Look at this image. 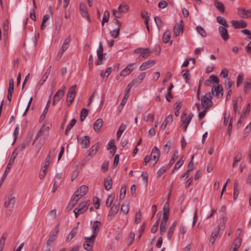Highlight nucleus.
<instances>
[{"label": "nucleus", "instance_id": "1", "mask_svg": "<svg viewBox=\"0 0 251 251\" xmlns=\"http://www.w3.org/2000/svg\"><path fill=\"white\" fill-rule=\"evenodd\" d=\"M89 202L87 201H82L80 203L76 208L74 210L76 218L80 214L84 213L88 209Z\"/></svg>", "mask_w": 251, "mask_h": 251}, {"label": "nucleus", "instance_id": "2", "mask_svg": "<svg viewBox=\"0 0 251 251\" xmlns=\"http://www.w3.org/2000/svg\"><path fill=\"white\" fill-rule=\"evenodd\" d=\"M212 97L210 92L206 93L202 98L201 100V104L204 108L208 109L211 107L213 105L212 101Z\"/></svg>", "mask_w": 251, "mask_h": 251}, {"label": "nucleus", "instance_id": "3", "mask_svg": "<svg viewBox=\"0 0 251 251\" xmlns=\"http://www.w3.org/2000/svg\"><path fill=\"white\" fill-rule=\"evenodd\" d=\"M83 248L87 251H92L96 237L94 236L84 237Z\"/></svg>", "mask_w": 251, "mask_h": 251}, {"label": "nucleus", "instance_id": "4", "mask_svg": "<svg viewBox=\"0 0 251 251\" xmlns=\"http://www.w3.org/2000/svg\"><path fill=\"white\" fill-rule=\"evenodd\" d=\"M70 41L71 39L70 37H68L65 39L56 56L57 60H59L61 58L64 52L68 50L70 45Z\"/></svg>", "mask_w": 251, "mask_h": 251}, {"label": "nucleus", "instance_id": "5", "mask_svg": "<svg viewBox=\"0 0 251 251\" xmlns=\"http://www.w3.org/2000/svg\"><path fill=\"white\" fill-rule=\"evenodd\" d=\"M152 50L149 48H138L134 50V52L136 54H140L141 55L139 57L147 58L150 56Z\"/></svg>", "mask_w": 251, "mask_h": 251}, {"label": "nucleus", "instance_id": "6", "mask_svg": "<svg viewBox=\"0 0 251 251\" xmlns=\"http://www.w3.org/2000/svg\"><path fill=\"white\" fill-rule=\"evenodd\" d=\"M76 86L75 85L71 86L68 92L67 97V102H68V105H70L74 100L76 94Z\"/></svg>", "mask_w": 251, "mask_h": 251}, {"label": "nucleus", "instance_id": "7", "mask_svg": "<svg viewBox=\"0 0 251 251\" xmlns=\"http://www.w3.org/2000/svg\"><path fill=\"white\" fill-rule=\"evenodd\" d=\"M238 15L242 18H249L251 17V10L245 8H239L238 9Z\"/></svg>", "mask_w": 251, "mask_h": 251}, {"label": "nucleus", "instance_id": "8", "mask_svg": "<svg viewBox=\"0 0 251 251\" xmlns=\"http://www.w3.org/2000/svg\"><path fill=\"white\" fill-rule=\"evenodd\" d=\"M227 26H220L218 28L220 34L224 41H226L228 40L229 37L226 29Z\"/></svg>", "mask_w": 251, "mask_h": 251}, {"label": "nucleus", "instance_id": "9", "mask_svg": "<svg viewBox=\"0 0 251 251\" xmlns=\"http://www.w3.org/2000/svg\"><path fill=\"white\" fill-rule=\"evenodd\" d=\"M212 93L214 96L218 98H221L223 95V88L221 85H218L217 87L212 88Z\"/></svg>", "mask_w": 251, "mask_h": 251}, {"label": "nucleus", "instance_id": "10", "mask_svg": "<svg viewBox=\"0 0 251 251\" xmlns=\"http://www.w3.org/2000/svg\"><path fill=\"white\" fill-rule=\"evenodd\" d=\"M101 226V223L98 221H96L94 222L93 225L92 226V229L93 234L92 236H94L96 238V236L100 231V227Z\"/></svg>", "mask_w": 251, "mask_h": 251}, {"label": "nucleus", "instance_id": "11", "mask_svg": "<svg viewBox=\"0 0 251 251\" xmlns=\"http://www.w3.org/2000/svg\"><path fill=\"white\" fill-rule=\"evenodd\" d=\"M155 62L153 60H150L142 63L139 67L140 71H144L147 69L150 68L154 66Z\"/></svg>", "mask_w": 251, "mask_h": 251}, {"label": "nucleus", "instance_id": "12", "mask_svg": "<svg viewBox=\"0 0 251 251\" xmlns=\"http://www.w3.org/2000/svg\"><path fill=\"white\" fill-rule=\"evenodd\" d=\"M90 138L89 136H85L80 140V144L82 148L86 149L89 146Z\"/></svg>", "mask_w": 251, "mask_h": 251}, {"label": "nucleus", "instance_id": "13", "mask_svg": "<svg viewBox=\"0 0 251 251\" xmlns=\"http://www.w3.org/2000/svg\"><path fill=\"white\" fill-rule=\"evenodd\" d=\"M151 155V157L152 159L155 161V162L153 164V165H154L159 159L160 156V150L155 146L152 150Z\"/></svg>", "mask_w": 251, "mask_h": 251}, {"label": "nucleus", "instance_id": "14", "mask_svg": "<svg viewBox=\"0 0 251 251\" xmlns=\"http://www.w3.org/2000/svg\"><path fill=\"white\" fill-rule=\"evenodd\" d=\"M134 64H130L126 66L120 73V75L126 76L133 71Z\"/></svg>", "mask_w": 251, "mask_h": 251}, {"label": "nucleus", "instance_id": "15", "mask_svg": "<svg viewBox=\"0 0 251 251\" xmlns=\"http://www.w3.org/2000/svg\"><path fill=\"white\" fill-rule=\"evenodd\" d=\"M231 24L235 28H245L247 26V23L243 20H240V21H235L232 20L231 21Z\"/></svg>", "mask_w": 251, "mask_h": 251}, {"label": "nucleus", "instance_id": "16", "mask_svg": "<svg viewBox=\"0 0 251 251\" xmlns=\"http://www.w3.org/2000/svg\"><path fill=\"white\" fill-rule=\"evenodd\" d=\"M64 95V92L63 90H59L55 94L53 97V100L52 102L53 105H55L56 103L61 99Z\"/></svg>", "mask_w": 251, "mask_h": 251}, {"label": "nucleus", "instance_id": "17", "mask_svg": "<svg viewBox=\"0 0 251 251\" xmlns=\"http://www.w3.org/2000/svg\"><path fill=\"white\" fill-rule=\"evenodd\" d=\"M192 117V114L191 113L188 116H187L186 113L184 112L182 113L181 116V121L183 122V124L188 126L190 123Z\"/></svg>", "mask_w": 251, "mask_h": 251}, {"label": "nucleus", "instance_id": "18", "mask_svg": "<svg viewBox=\"0 0 251 251\" xmlns=\"http://www.w3.org/2000/svg\"><path fill=\"white\" fill-rule=\"evenodd\" d=\"M183 21L180 22L179 25H176L174 28V32L176 36H178L180 32H183Z\"/></svg>", "mask_w": 251, "mask_h": 251}, {"label": "nucleus", "instance_id": "19", "mask_svg": "<svg viewBox=\"0 0 251 251\" xmlns=\"http://www.w3.org/2000/svg\"><path fill=\"white\" fill-rule=\"evenodd\" d=\"M119 209V205L115 204H113L109 212L108 216H111L112 218L114 217L118 213Z\"/></svg>", "mask_w": 251, "mask_h": 251}, {"label": "nucleus", "instance_id": "20", "mask_svg": "<svg viewBox=\"0 0 251 251\" xmlns=\"http://www.w3.org/2000/svg\"><path fill=\"white\" fill-rule=\"evenodd\" d=\"M79 9L80 11L81 15L84 18H88L89 14L87 12V9L85 5V4L83 3H80L79 5Z\"/></svg>", "mask_w": 251, "mask_h": 251}, {"label": "nucleus", "instance_id": "21", "mask_svg": "<svg viewBox=\"0 0 251 251\" xmlns=\"http://www.w3.org/2000/svg\"><path fill=\"white\" fill-rule=\"evenodd\" d=\"M146 73L145 72L142 73L136 78L131 81L133 84L135 85L136 84H141L145 77H146Z\"/></svg>", "mask_w": 251, "mask_h": 251}, {"label": "nucleus", "instance_id": "22", "mask_svg": "<svg viewBox=\"0 0 251 251\" xmlns=\"http://www.w3.org/2000/svg\"><path fill=\"white\" fill-rule=\"evenodd\" d=\"M100 143L98 142L93 146L89 151V155H94L96 154L98 151L100 149Z\"/></svg>", "mask_w": 251, "mask_h": 251}, {"label": "nucleus", "instance_id": "23", "mask_svg": "<svg viewBox=\"0 0 251 251\" xmlns=\"http://www.w3.org/2000/svg\"><path fill=\"white\" fill-rule=\"evenodd\" d=\"M164 213L163 215V220L168 221V216L169 214V206L168 202H166L164 205L163 208Z\"/></svg>", "mask_w": 251, "mask_h": 251}, {"label": "nucleus", "instance_id": "24", "mask_svg": "<svg viewBox=\"0 0 251 251\" xmlns=\"http://www.w3.org/2000/svg\"><path fill=\"white\" fill-rule=\"evenodd\" d=\"M103 124V120L101 118L97 119L94 124V129L95 131H100Z\"/></svg>", "mask_w": 251, "mask_h": 251}, {"label": "nucleus", "instance_id": "25", "mask_svg": "<svg viewBox=\"0 0 251 251\" xmlns=\"http://www.w3.org/2000/svg\"><path fill=\"white\" fill-rule=\"evenodd\" d=\"M211 82L218 84L219 83V79L217 76L211 75L208 79L205 81L204 83L205 85L209 86Z\"/></svg>", "mask_w": 251, "mask_h": 251}, {"label": "nucleus", "instance_id": "26", "mask_svg": "<svg viewBox=\"0 0 251 251\" xmlns=\"http://www.w3.org/2000/svg\"><path fill=\"white\" fill-rule=\"evenodd\" d=\"M103 185L105 190L107 191L109 190L111 188L112 185L111 178L110 177L105 178L103 181Z\"/></svg>", "mask_w": 251, "mask_h": 251}, {"label": "nucleus", "instance_id": "27", "mask_svg": "<svg viewBox=\"0 0 251 251\" xmlns=\"http://www.w3.org/2000/svg\"><path fill=\"white\" fill-rule=\"evenodd\" d=\"M176 226V222H174L171 226L170 227L168 233H167V238L170 241L172 237L174 234V231L175 230V228Z\"/></svg>", "mask_w": 251, "mask_h": 251}, {"label": "nucleus", "instance_id": "28", "mask_svg": "<svg viewBox=\"0 0 251 251\" xmlns=\"http://www.w3.org/2000/svg\"><path fill=\"white\" fill-rule=\"evenodd\" d=\"M170 34L168 31L164 32L162 36V40L164 43H169L170 45H172L173 43V40L170 41Z\"/></svg>", "mask_w": 251, "mask_h": 251}, {"label": "nucleus", "instance_id": "29", "mask_svg": "<svg viewBox=\"0 0 251 251\" xmlns=\"http://www.w3.org/2000/svg\"><path fill=\"white\" fill-rule=\"evenodd\" d=\"M76 191L77 193H78L80 196L83 197L88 192V187L85 185H83Z\"/></svg>", "mask_w": 251, "mask_h": 251}, {"label": "nucleus", "instance_id": "30", "mask_svg": "<svg viewBox=\"0 0 251 251\" xmlns=\"http://www.w3.org/2000/svg\"><path fill=\"white\" fill-rule=\"evenodd\" d=\"M107 149L108 150L111 149V151H110V152L112 154H114L115 153L116 150V147L114 144V140H111L109 142V143L107 144Z\"/></svg>", "mask_w": 251, "mask_h": 251}, {"label": "nucleus", "instance_id": "31", "mask_svg": "<svg viewBox=\"0 0 251 251\" xmlns=\"http://www.w3.org/2000/svg\"><path fill=\"white\" fill-rule=\"evenodd\" d=\"M15 203V197H7L6 199V201L4 202V206L6 207H8L10 206V204L13 206Z\"/></svg>", "mask_w": 251, "mask_h": 251}, {"label": "nucleus", "instance_id": "32", "mask_svg": "<svg viewBox=\"0 0 251 251\" xmlns=\"http://www.w3.org/2000/svg\"><path fill=\"white\" fill-rule=\"evenodd\" d=\"M51 66H50L49 68L46 70L45 74L44 75L42 76V78H41V80L40 81V84L41 85H43L45 82V81H46V80L47 79L49 75L50 74V71H51Z\"/></svg>", "mask_w": 251, "mask_h": 251}, {"label": "nucleus", "instance_id": "33", "mask_svg": "<svg viewBox=\"0 0 251 251\" xmlns=\"http://www.w3.org/2000/svg\"><path fill=\"white\" fill-rule=\"evenodd\" d=\"M167 224V220H162L160 226V233L161 235H162L166 232Z\"/></svg>", "mask_w": 251, "mask_h": 251}, {"label": "nucleus", "instance_id": "34", "mask_svg": "<svg viewBox=\"0 0 251 251\" xmlns=\"http://www.w3.org/2000/svg\"><path fill=\"white\" fill-rule=\"evenodd\" d=\"M241 244V239L239 238H237L234 241L232 247H231L232 249L234 250L235 251H237V250L239 248Z\"/></svg>", "mask_w": 251, "mask_h": 251}, {"label": "nucleus", "instance_id": "35", "mask_svg": "<svg viewBox=\"0 0 251 251\" xmlns=\"http://www.w3.org/2000/svg\"><path fill=\"white\" fill-rule=\"evenodd\" d=\"M59 224H58L56 225H55L54 228L53 230L52 233V237H54V238L52 237L51 240L50 239L48 241V243L50 241L53 242V241H54V240L55 239V237L57 236V235L59 232Z\"/></svg>", "mask_w": 251, "mask_h": 251}, {"label": "nucleus", "instance_id": "36", "mask_svg": "<svg viewBox=\"0 0 251 251\" xmlns=\"http://www.w3.org/2000/svg\"><path fill=\"white\" fill-rule=\"evenodd\" d=\"M214 5L220 11L222 12H224L225 11V6L222 2L219 1L217 0H214Z\"/></svg>", "mask_w": 251, "mask_h": 251}, {"label": "nucleus", "instance_id": "37", "mask_svg": "<svg viewBox=\"0 0 251 251\" xmlns=\"http://www.w3.org/2000/svg\"><path fill=\"white\" fill-rule=\"evenodd\" d=\"M129 6L125 4H121L118 7V11L121 13H126L128 11Z\"/></svg>", "mask_w": 251, "mask_h": 251}, {"label": "nucleus", "instance_id": "38", "mask_svg": "<svg viewBox=\"0 0 251 251\" xmlns=\"http://www.w3.org/2000/svg\"><path fill=\"white\" fill-rule=\"evenodd\" d=\"M82 196H80L78 193H77V191H75L74 194H73L71 201H73L74 203L77 204L79 200L82 197Z\"/></svg>", "mask_w": 251, "mask_h": 251}, {"label": "nucleus", "instance_id": "39", "mask_svg": "<svg viewBox=\"0 0 251 251\" xmlns=\"http://www.w3.org/2000/svg\"><path fill=\"white\" fill-rule=\"evenodd\" d=\"M76 121L75 119H73L70 122L69 125L67 126L66 130H65V134L68 135L69 131L71 130V129L74 126L75 124Z\"/></svg>", "mask_w": 251, "mask_h": 251}, {"label": "nucleus", "instance_id": "40", "mask_svg": "<svg viewBox=\"0 0 251 251\" xmlns=\"http://www.w3.org/2000/svg\"><path fill=\"white\" fill-rule=\"evenodd\" d=\"M126 128V126L123 124H122L119 128V129L117 132V139H119L121 136L122 133L125 131Z\"/></svg>", "mask_w": 251, "mask_h": 251}, {"label": "nucleus", "instance_id": "41", "mask_svg": "<svg viewBox=\"0 0 251 251\" xmlns=\"http://www.w3.org/2000/svg\"><path fill=\"white\" fill-rule=\"evenodd\" d=\"M77 233V229L76 228H74L72 230V231L69 234L68 237L66 238V241L69 242H70L76 235Z\"/></svg>", "mask_w": 251, "mask_h": 251}, {"label": "nucleus", "instance_id": "42", "mask_svg": "<svg viewBox=\"0 0 251 251\" xmlns=\"http://www.w3.org/2000/svg\"><path fill=\"white\" fill-rule=\"evenodd\" d=\"M121 210L124 214H127L129 211L128 203L127 202L124 203L121 206Z\"/></svg>", "mask_w": 251, "mask_h": 251}, {"label": "nucleus", "instance_id": "43", "mask_svg": "<svg viewBox=\"0 0 251 251\" xmlns=\"http://www.w3.org/2000/svg\"><path fill=\"white\" fill-rule=\"evenodd\" d=\"M18 154V149H15L14 151L13 152L11 157L9 159V165H12L13 164L14 160L15 158H16L17 155Z\"/></svg>", "mask_w": 251, "mask_h": 251}, {"label": "nucleus", "instance_id": "44", "mask_svg": "<svg viewBox=\"0 0 251 251\" xmlns=\"http://www.w3.org/2000/svg\"><path fill=\"white\" fill-rule=\"evenodd\" d=\"M11 165H9V163H8V164L6 167V168L5 169V172L1 179L0 183V187H1V185L2 183H3V181L5 180V179L7 175L8 172L11 168Z\"/></svg>", "mask_w": 251, "mask_h": 251}, {"label": "nucleus", "instance_id": "45", "mask_svg": "<svg viewBox=\"0 0 251 251\" xmlns=\"http://www.w3.org/2000/svg\"><path fill=\"white\" fill-rule=\"evenodd\" d=\"M6 237L5 234H2L0 237V251H2L3 249Z\"/></svg>", "mask_w": 251, "mask_h": 251}, {"label": "nucleus", "instance_id": "46", "mask_svg": "<svg viewBox=\"0 0 251 251\" xmlns=\"http://www.w3.org/2000/svg\"><path fill=\"white\" fill-rule=\"evenodd\" d=\"M88 110L86 108L82 109L80 113V120L81 121H83L88 114Z\"/></svg>", "mask_w": 251, "mask_h": 251}, {"label": "nucleus", "instance_id": "47", "mask_svg": "<svg viewBox=\"0 0 251 251\" xmlns=\"http://www.w3.org/2000/svg\"><path fill=\"white\" fill-rule=\"evenodd\" d=\"M110 17V13L108 10H105L104 12L102 21V25H103L105 23H106L109 20V18Z\"/></svg>", "mask_w": 251, "mask_h": 251}, {"label": "nucleus", "instance_id": "48", "mask_svg": "<svg viewBox=\"0 0 251 251\" xmlns=\"http://www.w3.org/2000/svg\"><path fill=\"white\" fill-rule=\"evenodd\" d=\"M219 233V229L213 231L211 234L210 242L213 244L216 240V237Z\"/></svg>", "mask_w": 251, "mask_h": 251}, {"label": "nucleus", "instance_id": "49", "mask_svg": "<svg viewBox=\"0 0 251 251\" xmlns=\"http://www.w3.org/2000/svg\"><path fill=\"white\" fill-rule=\"evenodd\" d=\"M238 186L237 182H235L234 183V189H233V199L234 200H236L237 199L238 194H239V190H238Z\"/></svg>", "mask_w": 251, "mask_h": 251}, {"label": "nucleus", "instance_id": "50", "mask_svg": "<svg viewBox=\"0 0 251 251\" xmlns=\"http://www.w3.org/2000/svg\"><path fill=\"white\" fill-rule=\"evenodd\" d=\"M114 195L111 194L107 198L106 201V205L107 207H109L112 204L113 200L114 199Z\"/></svg>", "mask_w": 251, "mask_h": 251}, {"label": "nucleus", "instance_id": "51", "mask_svg": "<svg viewBox=\"0 0 251 251\" xmlns=\"http://www.w3.org/2000/svg\"><path fill=\"white\" fill-rule=\"evenodd\" d=\"M197 31L203 37L206 36L207 34L205 30L200 26H198L196 27Z\"/></svg>", "mask_w": 251, "mask_h": 251}, {"label": "nucleus", "instance_id": "52", "mask_svg": "<svg viewBox=\"0 0 251 251\" xmlns=\"http://www.w3.org/2000/svg\"><path fill=\"white\" fill-rule=\"evenodd\" d=\"M242 158V154L241 153L237 154L234 158L232 167H234L236 166V164L239 162Z\"/></svg>", "mask_w": 251, "mask_h": 251}, {"label": "nucleus", "instance_id": "53", "mask_svg": "<svg viewBox=\"0 0 251 251\" xmlns=\"http://www.w3.org/2000/svg\"><path fill=\"white\" fill-rule=\"evenodd\" d=\"M217 22L223 25V26H228L226 21L222 17L218 16L217 17Z\"/></svg>", "mask_w": 251, "mask_h": 251}, {"label": "nucleus", "instance_id": "54", "mask_svg": "<svg viewBox=\"0 0 251 251\" xmlns=\"http://www.w3.org/2000/svg\"><path fill=\"white\" fill-rule=\"evenodd\" d=\"M98 56V58L97 60L96 61V65H100L102 64V60L105 59V54H97Z\"/></svg>", "mask_w": 251, "mask_h": 251}, {"label": "nucleus", "instance_id": "55", "mask_svg": "<svg viewBox=\"0 0 251 251\" xmlns=\"http://www.w3.org/2000/svg\"><path fill=\"white\" fill-rule=\"evenodd\" d=\"M3 29L4 30V35H7L9 30V21L8 20H5L3 24Z\"/></svg>", "mask_w": 251, "mask_h": 251}, {"label": "nucleus", "instance_id": "56", "mask_svg": "<svg viewBox=\"0 0 251 251\" xmlns=\"http://www.w3.org/2000/svg\"><path fill=\"white\" fill-rule=\"evenodd\" d=\"M120 30V28L117 27L116 29L110 31L111 36L114 38H117L119 36Z\"/></svg>", "mask_w": 251, "mask_h": 251}, {"label": "nucleus", "instance_id": "57", "mask_svg": "<svg viewBox=\"0 0 251 251\" xmlns=\"http://www.w3.org/2000/svg\"><path fill=\"white\" fill-rule=\"evenodd\" d=\"M143 119L146 122H148L149 121L153 122L154 120V114H148L147 115H144L143 116Z\"/></svg>", "mask_w": 251, "mask_h": 251}, {"label": "nucleus", "instance_id": "58", "mask_svg": "<svg viewBox=\"0 0 251 251\" xmlns=\"http://www.w3.org/2000/svg\"><path fill=\"white\" fill-rule=\"evenodd\" d=\"M133 83H132L131 81L128 84L127 87H126L124 93V96H126L127 97H129L128 93L131 89V88L134 86Z\"/></svg>", "mask_w": 251, "mask_h": 251}, {"label": "nucleus", "instance_id": "59", "mask_svg": "<svg viewBox=\"0 0 251 251\" xmlns=\"http://www.w3.org/2000/svg\"><path fill=\"white\" fill-rule=\"evenodd\" d=\"M141 220L142 214L141 211H139L136 213L135 222L136 224H138L141 222Z\"/></svg>", "mask_w": 251, "mask_h": 251}, {"label": "nucleus", "instance_id": "60", "mask_svg": "<svg viewBox=\"0 0 251 251\" xmlns=\"http://www.w3.org/2000/svg\"><path fill=\"white\" fill-rule=\"evenodd\" d=\"M141 16L145 19V23H147V22H149L150 17L147 12L144 10L142 11L141 12Z\"/></svg>", "mask_w": 251, "mask_h": 251}, {"label": "nucleus", "instance_id": "61", "mask_svg": "<svg viewBox=\"0 0 251 251\" xmlns=\"http://www.w3.org/2000/svg\"><path fill=\"white\" fill-rule=\"evenodd\" d=\"M189 71L188 70H183L181 74L184 79L185 80L186 82H187L189 80Z\"/></svg>", "mask_w": 251, "mask_h": 251}, {"label": "nucleus", "instance_id": "62", "mask_svg": "<svg viewBox=\"0 0 251 251\" xmlns=\"http://www.w3.org/2000/svg\"><path fill=\"white\" fill-rule=\"evenodd\" d=\"M47 168L45 167H43L41 169V170L39 174V177L41 179H43L45 177L46 173H47Z\"/></svg>", "mask_w": 251, "mask_h": 251}, {"label": "nucleus", "instance_id": "63", "mask_svg": "<svg viewBox=\"0 0 251 251\" xmlns=\"http://www.w3.org/2000/svg\"><path fill=\"white\" fill-rule=\"evenodd\" d=\"M171 147V143L170 141H168L166 144L164 146L163 148V151L166 153H168Z\"/></svg>", "mask_w": 251, "mask_h": 251}, {"label": "nucleus", "instance_id": "64", "mask_svg": "<svg viewBox=\"0 0 251 251\" xmlns=\"http://www.w3.org/2000/svg\"><path fill=\"white\" fill-rule=\"evenodd\" d=\"M251 87V80L245 82L244 85V91L246 93H247L249 91V89Z\"/></svg>", "mask_w": 251, "mask_h": 251}]
</instances>
